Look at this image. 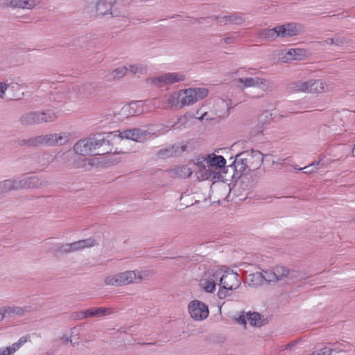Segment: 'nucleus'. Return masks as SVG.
Returning <instances> with one entry per match:
<instances>
[{
  "label": "nucleus",
  "mask_w": 355,
  "mask_h": 355,
  "mask_svg": "<svg viewBox=\"0 0 355 355\" xmlns=\"http://www.w3.org/2000/svg\"><path fill=\"white\" fill-rule=\"evenodd\" d=\"M154 275L155 272L151 269L128 270L107 275L104 278L103 282L107 286L119 287L141 284L149 280Z\"/></svg>",
  "instance_id": "1"
},
{
  "label": "nucleus",
  "mask_w": 355,
  "mask_h": 355,
  "mask_svg": "<svg viewBox=\"0 0 355 355\" xmlns=\"http://www.w3.org/2000/svg\"><path fill=\"white\" fill-rule=\"evenodd\" d=\"M208 95L205 88H189L181 89L170 95L166 101H159L157 107L167 108L168 107H183L195 103Z\"/></svg>",
  "instance_id": "2"
},
{
  "label": "nucleus",
  "mask_w": 355,
  "mask_h": 355,
  "mask_svg": "<svg viewBox=\"0 0 355 355\" xmlns=\"http://www.w3.org/2000/svg\"><path fill=\"white\" fill-rule=\"evenodd\" d=\"M226 164L225 159L221 155L211 154L207 155L203 161L198 160V174L202 180L219 178V174Z\"/></svg>",
  "instance_id": "3"
},
{
  "label": "nucleus",
  "mask_w": 355,
  "mask_h": 355,
  "mask_svg": "<svg viewBox=\"0 0 355 355\" xmlns=\"http://www.w3.org/2000/svg\"><path fill=\"white\" fill-rule=\"evenodd\" d=\"M46 185L43 179L36 176L4 180L0 182L1 198L6 193L13 190L37 189Z\"/></svg>",
  "instance_id": "4"
},
{
  "label": "nucleus",
  "mask_w": 355,
  "mask_h": 355,
  "mask_svg": "<svg viewBox=\"0 0 355 355\" xmlns=\"http://www.w3.org/2000/svg\"><path fill=\"white\" fill-rule=\"evenodd\" d=\"M218 271L220 272L218 277L220 286L218 297L222 300L231 295V292L240 286L241 279L239 275L233 270L220 268L218 269Z\"/></svg>",
  "instance_id": "5"
},
{
  "label": "nucleus",
  "mask_w": 355,
  "mask_h": 355,
  "mask_svg": "<svg viewBox=\"0 0 355 355\" xmlns=\"http://www.w3.org/2000/svg\"><path fill=\"white\" fill-rule=\"evenodd\" d=\"M293 89L296 92L320 94L331 92L334 89V84L322 79H310L294 83Z\"/></svg>",
  "instance_id": "6"
},
{
  "label": "nucleus",
  "mask_w": 355,
  "mask_h": 355,
  "mask_svg": "<svg viewBox=\"0 0 355 355\" xmlns=\"http://www.w3.org/2000/svg\"><path fill=\"white\" fill-rule=\"evenodd\" d=\"M69 139V133L61 132L59 133H49L31 137L26 141V144L29 146H38L40 145L55 146L57 145H64Z\"/></svg>",
  "instance_id": "7"
},
{
  "label": "nucleus",
  "mask_w": 355,
  "mask_h": 355,
  "mask_svg": "<svg viewBox=\"0 0 355 355\" xmlns=\"http://www.w3.org/2000/svg\"><path fill=\"white\" fill-rule=\"evenodd\" d=\"M220 272L218 269H209L205 271L199 281L200 288L208 293H214L216 290Z\"/></svg>",
  "instance_id": "8"
},
{
  "label": "nucleus",
  "mask_w": 355,
  "mask_h": 355,
  "mask_svg": "<svg viewBox=\"0 0 355 355\" xmlns=\"http://www.w3.org/2000/svg\"><path fill=\"white\" fill-rule=\"evenodd\" d=\"M191 318L196 321L205 320L209 314L208 306L198 300L191 301L187 306Z\"/></svg>",
  "instance_id": "9"
},
{
  "label": "nucleus",
  "mask_w": 355,
  "mask_h": 355,
  "mask_svg": "<svg viewBox=\"0 0 355 355\" xmlns=\"http://www.w3.org/2000/svg\"><path fill=\"white\" fill-rule=\"evenodd\" d=\"M239 84L245 87H257L264 92L272 91L275 86L268 79L260 77L240 78L238 80Z\"/></svg>",
  "instance_id": "10"
},
{
  "label": "nucleus",
  "mask_w": 355,
  "mask_h": 355,
  "mask_svg": "<svg viewBox=\"0 0 355 355\" xmlns=\"http://www.w3.org/2000/svg\"><path fill=\"white\" fill-rule=\"evenodd\" d=\"M277 55L279 60L286 63L304 60L309 56V53L304 49H282L278 51Z\"/></svg>",
  "instance_id": "11"
},
{
  "label": "nucleus",
  "mask_w": 355,
  "mask_h": 355,
  "mask_svg": "<svg viewBox=\"0 0 355 355\" xmlns=\"http://www.w3.org/2000/svg\"><path fill=\"white\" fill-rule=\"evenodd\" d=\"M92 156L105 155L115 152L108 139L102 137H91Z\"/></svg>",
  "instance_id": "12"
},
{
  "label": "nucleus",
  "mask_w": 355,
  "mask_h": 355,
  "mask_svg": "<svg viewBox=\"0 0 355 355\" xmlns=\"http://www.w3.org/2000/svg\"><path fill=\"white\" fill-rule=\"evenodd\" d=\"M185 76L181 73H167L151 79L152 83L158 84L171 85L175 83L183 81Z\"/></svg>",
  "instance_id": "13"
},
{
  "label": "nucleus",
  "mask_w": 355,
  "mask_h": 355,
  "mask_svg": "<svg viewBox=\"0 0 355 355\" xmlns=\"http://www.w3.org/2000/svg\"><path fill=\"white\" fill-rule=\"evenodd\" d=\"M245 157V162L248 166V171H254L257 169L262 164L263 160V155L258 150H252L251 152H243Z\"/></svg>",
  "instance_id": "14"
},
{
  "label": "nucleus",
  "mask_w": 355,
  "mask_h": 355,
  "mask_svg": "<svg viewBox=\"0 0 355 355\" xmlns=\"http://www.w3.org/2000/svg\"><path fill=\"white\" fill-rule=\"evenodd\" d=\"M238 323L246 325L247 321L252 327H261L263 324L264 320L262 315L257 312H248L245 315H241L236 318Z\"/></svg>",
  "instance_id": "15"
},
{
  "label": "nucleus",
  "mask_w": 355,
  "mask_h": 355,
  "mask_svg": "<svg viewBox=\"0 0 355 355\" xmlns=\"http://www.w3.org/2000/svg\"><path fill=\"white\" fill-rule=\"evenodd\" d=\"M278 37H289L298 35L301 28L295 24H286L277 26Z\"/></svg>",
  "instance_id": "16"
},
{
  "label": "nucleus",
  "mask_w": 355,
  "mask_h": 355,
  "mask_svg": "<svg viewBox=\"0 0 355 355\" xmlns=\"http://www.w3.org/2000/svg\"><path fill=\"white\" fill-rule=\"evenodd\" d=\"M92 144L91 137L85 138L77 141L73 146V150L76 154L83 156H92Z\"/></svg>",
  "instance_id": "17"
},
{
  "label": "nucleus",
  "mask_w": 355,
  "mask_h": 355,
  "mask_svg": "<svg viewBox=\"0 0 355 355\" xmlns=\"http://www.w3.org/2000/svg\"><path fill=\"white\" fill-rule=\"evenodd\" d=\"M148 135L147 131L139 128L125 130L120 132L119 137L122 139H131L135 141H142Z\"/></svg>",
  "instance_id": "18"
},
{
  "label": "nucleus",
  "mask_w": 355,
  "mask_h": 355,
  "mask_svg": "<svg viewBox=\"0 0 355 355\" xmlns=\"http://www.w3.org/2000/svg\"><path fill=\"white\" fill-rule=\"evenodd\" d=\"M112 312L110 309L99 307L96 309H89L79 313H77V318L80 320L89 317H101L110 314Z\"/></svg>",
  "instance_id": "19"
},
{
  "label": "nucleus",
  "mask_w": 355,
  "mask_h": 355,
  "mask_svg": "<svg viewBox=\"0 0 355 355\" xmlns=\"http://www.w3.org/2000/svg\"><path fill=\"white\" fill-rule=\"evenodd\" d=\"M6 96L9 100H19L24 96L22 87L15 83L10 84L6 83Z\"/></svg>",
  "instance_id": "20"
},
{
  "label": "nucleus",
  "mask_w": 355,
  "mask_h": 355,
  "mask_svg": "<svg viewBox=\"0 0 355 355\" xmlns=\"http://www.w3.org/2000/svg\"><path fill=\"white\" fill-rule=\"evenodd\" d=\"M71 253L81 251L85 248H90L97 245L96 239L88 238L70 243Z\"/></svg>",
  "instance_id": "21"
},
{
  "label": "nucleus",
  "mask_w": 355,
  "mask_h": 355,
  "mask_svg": "<svg viewBox=\"0 0 355 355\" xmlns=\"http://www.w3.org/2000/svg\"><path fill=\"white\" fill-rule=\"evenodd\" d=\"M273 271L276 282L284 281L286 278L296 277L297 272L294 270H290L288 268L284 266H276L273 268Z\"/></svg>",
  "instance_id": "22"
},
{
  "label": "nucleus",
  "mask_w": 355,
  "mask_h": 355,
  "mask_svg": "<svg viewBox=\"0 0 355 355\" xmlns=\"http://www.w3.org/2000/svg\"><path fill=\"white\" fill-rule=\"evenodd\" d=\"M115 0H98L96 4V11L98 15H113L112 7Z\"/></svg>",
  "instance_id": "23"
},
{
  "label": "nucleus",
  "mask_w": 355,
  "mask_h": 355,
  "mask_svg": "<svg viewBox=\"0 0 355 355\" xmlns=\"http://www.w3.org/2000/svg\"><path fill=\"white\" fill-rule=\"evenodd\" d=\"M184 150V148L183 146H180V145H172L159 150L157 155L161 159H166L176 155L177 154H180Z\"/></svg>",
  "instance_id": "24"
},
{
  "label": "nucleus",
  "mask_w": 355,
  "mask_h": 355,
  "mask_svg": "<svg viewBox=\"0 0 355 355\" xmlns=\"http://www.w3.org/2000/svg\"><path fill=\"white\" fill-rule=\"evenodd\" d=\"M40 3V0H9L8 6L13 8L33 9Z\"/></svg>",
  "instance_id": "25"
},
{
  "label": "nucleus",
  "mask_w": 355,
  "mask_h": 355,
  "mask_svg": "<svg viewBox=\"0 0 355 355\" xmlns=\"http://www.w3.org/2000/svg\"><path fill=\"white\" fill-rule=\"evenodd\" d=\"M233 166L236 171V175H241L243 173H247L248 171V166L245 162V155L243 153L236 155L235 160L233 163Z\"/></svg>",
  "instance_id": "26"
},
{
  "label": "nucleus",
  "mask_w": 355,
  "mask_h": 355,
  "mask_svg": "<svg viewBox=\"0 0 355 355\" xmlns=\"http://www.w3.org/2000/svg\"><path fill=\"white\" fill-rule=\"evenodd\" d=\"M270 116L271 114L268 112H264L257 117V124L254 127L256 133L263 132L266 125L269 123Z\"/></svg>",
  "instance_id": "27"
},
{
  "label": "nucleus",
  "mask_w": 355,
  "mask_h": 355,
  "mask_svg": "<svg viewBox=\"0 0 355 355\" xmlns=\"http://www.w3.org/2000/svg\"><path fill=\"white\" fill-rule=\"evenodd\" d=\"M193 171L187 166H176L169 171L170 175L173 178H186L191 175Z\"/></svg>",
  "instance_id": "28"
},
{
  "label": "nucleus",
  "mask_w": 355,
  "mask_h": 355,
  "mask_svg": "<svg viewBox=\"0 0 355 355\" xmlns=\"http://www.w3.org/2000/svg\"><path fill=\"white\" fill-rule=\"evenodd\" d=\"M40 112H31L20 117V122L24 125H31L40 123Z\"/></svg>",
  "instance_id": "29"
},
{
  "label": "nucleus",
  "mask_w": 355,
  "mask_h": 355,
  "mask_svg": "<svg viewBox=\"0 0 355 355\" xmlns=\"http://www.w3.org/2000/svg\"><path fill=\"white\" fill-rule=\"evenodd\" d=\"M128 71V67H119L114 69H112L107 73L105 76V78L108 81H112L120 79L125 76Z\"/></svg>",
  "instance_id": "30"
},
{
  "label": "nucleus",
  "mask_w": 355,
  "mask_h": 355,
  "mask_svg": "<svg viewBox=\"0 0 355 355\" xmlns=\"http://www.w3.org/2000/svg\"><path fill=\"white\" fill-rule=\"evenodd\" d=\"M3 311L6 312V317L12 318L24 315L28 311V309L26 306H5V310Z\"/></svg>",
  "instance_id": "31"
},
{
  "label": "nucleus",
  "mask_w": 355,
  "mask_h": 355,
  "mask_svg": "<svg viewBox=\"0 0 355 355\" xmlns=\"http://www.w3.org/2000/svg\"><path fill=\"white\" fill-rule=\"evenodd\" d=\"M40 112V123H52L57 120L58 114L53 110H46Z\"/></svg>",
  "instance_id": "32"
},
{
  "label": "nucleus",
  "mask_w": 355,
  "mask_h": 355,
  "mask_svg": "<svg viewBox=\"0 0 355 355\" xmlns=\"http://www.w3.org/2000/svg\"><path fill=\"white\" fill-rule=\"evenodd\" d=\"M141 112L138 103H131L123 107L121 114L126 117L138 114Z\"/></svg>",
  "instance_id": "33"
},
{
  "label": "nucleus",
  "mask_w": 355,
  "mask_h": 355,
  "mask_svg": "<svg viewBox=\"0 0 355 355\" xmlns=\"http://www.w3.org/2000/svg\"><path fill=\"white\" fill-rule=\"evenodd\" d=\"M248 282L251 286H258L263 284V276L261 272L250 274L247 278Z\"/></svg>",
  "instance_id": "34"
},
{
  "label": "nucleus",
  "mask_w": 355,
  "mask_h": 355,
  "mask_svg": "<svg viewBox=\"0 0 355 355\" xmlns=\"http://www.w3.org/2000/svg\"><path fill=\"white\" fill-rule=\"evenodd\" d=\"M277 26L273 28L264 29L261 31L260 36L266 40L273 41L278 37Z\"/></svg>",
  "instance_id": "35"
},
{
  "label": "nucleus",
  "mask_w": 355,
  "mask_h": 355,
  "mask_svg": "<svg viewBox=\"0 0 355 355\" xmlns=\"http://www.w3.org/2000/svg\"><path fill=\"white\" fill-rule=\"evenodd\" d=\"M327 44L341 46L348 42L347 38L344 36L337 35L334 38H329L324 42Z\"/></svg>",
  "instance_id": "36"
},
{
  "label": "nucleus",
  "mask_w": 355,
  "mask_h": 355,
  "mask_svg": "<svg viewBox=\"0 0 355 355\" xmlns=\"http://www.w3.org/2000/svg\"><path fill=\"white\" fill-rule=\"evenodd\" d=\"M71 253V246L69 243L58 244L54 250V255L55 257L60 256L64 254Z\"/></svg>",
  "instance_id": "37"
},
{
  "label": "nucleus",
  "mask_w": 355,
  "mask_h": 355,
  "mask_svg": "<svg viewBox=\"0 0 355 355\" xmlns=\"http://www.w3.org/2000/svg\"><path fill=\"white\" fill-rule=\"evenodd\" d=\"M128 71L133 74H144L146 73L147 69L142 64H130L128 67Z\"/></svg>",
  "instance_id": "38"
},
{
  "label": "nucleus",
  "mask_w": 355,
  "mask_h": 355,
  "mask_svg": "<svg viewBox=\"0 0 355 355\" xmlns=\"http://www.w3.org/2000/svg\"><path fill=\"white\" fill-rule=\"evenodd\" d=\"M320 161L313 162L312 164H309V166H304L303 168H299L297 170L299 171H304V173L310 174L312 173H314L315 170H314V167L315 169L318 168V166L320 165Z\"/></svg>",
  "instance_id": "39"
},
{
  "label": "nucleus",
  "mask_w": 355,
  "mask_h": 355,
  "mask_svg": "<svg viewBox=\"0 0 355 355\" xmlns=\"http://www.w3.org/2000/svg\"><path fill=\"white\" fill-rule=\"evenodd\" d=\"M261 273L263 276V282L266 281L269 283L276 282L273 269L271 270H266Z\"/></svg>",
  "instance_id": "40"
},
{
  "label": "nucleus",
  "mask_w": 355,
  "mask_h": 355,
  "mask_svg": "<svg viewBox=\"0 0 355 355\" xmlns=\"http://www.w3.org/2000/svg\"><path fill=\"white\" fill-rule=\"evenodd\" d=\"M236 37L237 36L236 34L225 35L223 37L222 41L226 44H232L235 43Z\"/></svg>",
  "instance_id": "41"
},
{
  "label": "nucleus",
  "mask_w": 355,
  "mask_h": 355,
  "mask_svg": "<svg viewBox=\"0 0 355 355\" xmlns=\"http://www.w3.org/2000/svg\"><path fill=\"white\" fill-rule=\"evenodd\" d=\"M333 349L329 347H324L318 351L312 352L313 355H331Z\"/></svg>",
  "instance_id": "42"
},
{
  "label": "nucleus",
  "mask_w": 355,
  "mask_h": 355,
  "mask_svg": "<svg viewBox=\"0 0 355 355\" xmlns=\"http://www.w3.org/2000/svg\"><path fill=\"white\" fill-rule=\"evenodd\" d=\"M21 347L20 343L17 342L13 343L11 346L7 347V349L9 350L10 354L13 355Z\"/></svg>",
  "instance_id": "43"
},
{
  "label": "nucleus",
  "mask_w": 355,
  "mask_h": 355,
  "mask_svg": "<svg viewBox=\"0 0 355 355\" xmlns=\"http://www.w3.org/2000/svg\"><path fill=\"white\" fill-rule=\"evenodd\" d=\"M21 347L20 343L17 342L13 343L11 346L7 347V349L9 350L10 354L13 355Z\"/></svg>",
  "instance_id": "44"
},
{
  "label": "nucleus",
  "mask_w": 355,
  "mask_h": 355,
  "mask_svg": "<svg viewBox=\"0 0 355 355\" xmlns=\"http://www.w3.org/2000/svg\"><path fill=\"white\" fill-rule=\"evenodd\" d=\"M243 19L240 17H234L230 16L228 17L227 21L233 24H239L243 22Z\"/></svg>",
  "instance_id": "45"
},
{
  "label": "nucleus",
  "mask_w": 355,
  "mask_h": 355,
  "mask_svg": "<svg viewBox=\"0 0 355 355\" xmlns=\"http://www.w3.org/2000/svg\"><path fill=\"white\" fill-rule=\"evenodd\" d=\"M94 163L92 159H84L83 160V163L79 165L80 167L89 168L93 166Z\"/></svg>",
  "instance_id": "46"
},
{
  "label": "nucleus",
  "mask_w": 355,
  "mask_h": 355,
  "mask_svg": "<svg viewBox=\"0 0 355 355\" xmlns=\"http://www.w3.org/2000/svg\"><path fill=\"white\" fill-rule=\"evenodd\" d=\"M6 92V83L0 81V98H5Z\"/></svg>",
  "instance_id": "47"
},
{
  "label": "nucleus",
  "mask_w": 355,
  "mask_h": 355,
  "mask_svg": "<svg viewBox=\"0 0 355 355\" xmlns=\"http://www.w3.org/2000/svg\"><path fill=\"white\" fill-rule=\"evenodd\" d=\"M62 339L64 340V343H67V342H70L72 345L75 346L76 345H78L79 344V341L78 340H73L71 337H64L63 336L62 337Z\"/></svg>",
  "instance_id": "48"
},
{
  "label": "nucleus",
  "mask_w": 355,
  "mask_h": 355,
  "mask_svg": "<svg viewBox=\"0 0 355 355\" xmlns=\"http://www.w3.org/2000/svg\"><path fill=\"white\" fill-rule=\"evenodd\" d=\"M295 345V342H291V343H290L287 344V345L285 346L284 349H282V352H284V351H286V350H290V349H292Z\"/></svg>",
  "instance_id": "49"
},
{
  "label": "nucleus",
  "mask_w": 355,
  "mask_h": 355,
  "mask_svg": "<svg viewBox=\"0 0 355 355\" xmlns=\"http://www.w3.org/2000/svg\"><path fill=\"white\" fill-rule=\"evenodd\" d=\"M5 310V306L0 308V321H1L5 317H6V313L3 311Z\"/></svg>",
  "instance_id": "50"
},
{
  "label": "nucleus",
  "mask_w": 355,
  "mask_h": 355,
  "mask_svg": "<svg viewBox=\"0 0 355 355\" xmlns=\"http://www.w3.org/2000/svg\"><path fill=\"white\" fill-rule=\"evenodd\" d=\"M28 340V338L27 337H22L21 338L19 341L17 342L18 343H20V345L21 346L24 343H25L26 342H27Z\"/></svg>",
  "instance_id": "51"
},
{
  "label": "nucleus",
  "mask_w": 355,
  "mask_h": 355,
  "mask_svg": "<svg viewBox=\"0 0 355 355\" xmlns=\"http://www.w3.org/2000/svg\"><path fill=\"white\" fill-rule=\"evenodd\" d=\"M0 355H11L9 350L6 347L4 349L0 352Z\"/></svg>",
  "instance_id": "52"
},
{
  "label": "nucleus",
  "mask_w": 355,
  "mask_h": 355,
  "mask_svg": "<svg viewBox=\"0 0 355 355\" xmlns=\"http://www.w3.org/2000/svg\"><path fill=\"white\" fill-rule=\"evenodd\" d=\"M207 116V112H205L204 114H202L200 118L199 119L200 120H202L203 119H205Z\"/></svg>",
  "instance_id": "53"
},
{
  "label": "nucleus",
  "mask_w": 355,
  "mask_h": 355,
  "mask_svg": "<svg viewBox=\"0 0 355 355\" xmlns=\"http://www.w3.org/2000/svg\"><path fill=\"white\" fill-rule=\"evenodd\" d=\"M223 189L225 190V191H227V188L225 185L223 184Z\"/></svg>",
  "instance_id": "54"
},
{
  "label": "nucleus",
  "mask_w": 355,
  "mask_h": 355,
  "mask_svg": "<svg viewBox=\"0 0 355 355\" xmlns=\"http://www.w3.org/2000/svg\"><path fill=\"white\" fill-rule=\"evenodd\" d=\"M353 154L355 156V144H354V149H353Z\"/></svg>",
  "instance_id": "55"
}]
</instances>
